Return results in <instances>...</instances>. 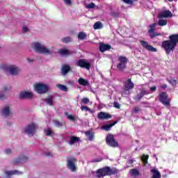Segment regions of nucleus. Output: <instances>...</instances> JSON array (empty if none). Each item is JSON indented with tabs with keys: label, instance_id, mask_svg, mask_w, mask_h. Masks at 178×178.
I'll return each mask as SVG.
<instances>
[{
	"label": "nucleus",
	"instance_id": "nucleus-1",
	"mask_svg": "<svg viewBox=\"0 0 178 178\" xmlns=\"http://www.w3.org/2000/svg\"><path fill=\"white\" fill-rule=\"evenodd\" d=\"M178 44V34H173L169 36V40H164L161 43L162 48L165 51L166 55L173 52Z\"/></svg>",
	"mask_w": 178,
	"mask_h": 178
},
{
	"label": "nucleus",
	"instance_id": "nucleus-2",
	"mask_svg": "<svg viewBox=\"0 0 178 178\" xmlns=\"http://www.w3.org/2000/svg\"><path fill=\"white\" fill-rule=\"evenodd\" d=\"M119 173V170L116 168H111L110 166H104L96 170L97 178H104L105 176H113Z\"/></svg>",
	"mask_w": 178,
	"mask_h": 178
},
{
	"label": "nucleus",
	"instance_id": "nucleus-3",
	"mask_svg": "<svg viewBox=\"0 0 178 178\" xmlns=\"http://www.w3.org/2000/svg\"><path fill=\"white\" fill-rule=\"evenodd\" d=\"M0 68L6 72H10L12 76H16V74H19L20 72V69H19L15 65H8L6 64H3L0 66Z\"/></svg>",
	"mask_w": 178,
	"mask_h": 178
},
{
	"label": "nucleus",
	"instance_id": "nucleus-4",
	"mask_svg": "<svg viewBox=\"0 0 178 178\" xmlns=\"http://www.w3.org/2000/svg\"><path fill=\"white\" fill-rule=\"evenodd\" d=\"M34 49L38 54H46V55H52L54 52L49 50L48 48L44 47L40 43H34Z\"/></svg>",
	"mask_w": 178,
	"mask_h": 178
},
{
	"label": "nucleus",
	"instance_id": "nucleus-5",
	"mask_svg": "<svg viewBox=\"0 0 178 178\" xmlns=\"http://www.w3.org/2000/svg\"><path fill=\"white\" fill-rule=\"evenodd\" d=\"M34 87L38 94H45L49 91V86L44 83H36Z\"/></svg>",
	"mask_w": 178,
	"mask_h": 178
},
{
	"label": "nucleus",
	"instance_id": "nucleus-6",
	"mask_svg": "<svg viewBox=\"0 0 178 178\" xmlns=\"http://www.w3.org/2000/svg\"><path fill=\"white\" fill-rule=\"evenodd\" d=\"M77 162V159L73 156L67 157V167L72 172H76L77 170V167L76 166V163Z\"/></svg>",
	"mask_w": 178,
	"mask_h": 178
},
{
	"label": "nucleus",
	"instance_id": "nucleus-7",
	"mask_svg": "<svg viewBox=\"0 0 178 178\" xmlns=\"http://www.w3.org/2000/svg\"><path fill=\"white\" fill-rule=\"evenodd\" d=\"M106 143L108 145L112 147L113 148L119 147V143L118 141H116V140H115V137L111 134L107 135L106 138Z\"/></svg>",
	"mask_w": 178,
	"mask_h": 178
},
{
	"label": "nucleus",
	"instance_id": "nucleus-8",
	"mask_svg": "<svg viewBox=\"0 0 178 178\" xmlns=\"http://www.w3.org/2000/svg\"><path fill=\"white\" fill-rule=\"evenodd\" d=\"M159 102L165 106H170V99L165 92H162L159 95Z\"/></svg>",
	"mask_w": 178,
	"mask_h": 178
},
{
	"label": "nucleus",
	"instance_id": "nucleus-9",
	"mask_svg": "<svg viewBox=\"0 0 178 178\" xmlns=\"http://www.w3.org/2000/svg\"><path fill=\"white\" fill-rule=\"evenodd\" d=\"M155 27H156V24L153 23L149 25V29L148 30L149 37H150V38H152V40L153 38H155V37H159V36L162 35V33L155 32Z\"/></svg>",
	"mask_w": 178,
	"mask_h": 178
},
{
	"label": "nucleus",
	"instance_id": "nucleus-10",
	"mask_svg": "<svg viewBox=\"0 0 178 178\" xmlns=\"http://www.w3.org/2000/svg\"><path fill=\"white\" fill-rule=\"evenodd\" d=\"M37 125L32 122L26 127L24 131L28 136H33L35 134V130H37Z\"/></svg>",
	"mask_w": 178,
	"mask_h": 178
},
{
	"label": "nucleus",
	"instance_id": "nucleus-11",
	"mask_svg": "<svg viewBox=\"0 0 178 178\" xmlns=\"http://www.w3.org/2000/svg\"><path fill=\"white\" fill-rule=\"evenodd\" d=\"M77 66L82 69H86L87 70H90V69H91V63L87 62V60L83 58H81L77 61Z\"/></svg>",
	"mask_w": 178,
	"mask_h": 178
},
{
	"label": "nucleus",
	"instance_id": "nucleus-12",
	"mask_svg": "<svg viewBox=\"0 0 178 178\" xmlns=\"http://www.w3.org/2000/svg\"><path fill=\"white\" fill-rule=\"evenodd\" d=\"M140 43L145 49H147V51H149L150 52H158V49H156V48L148 44V42L145 40H140Z\"/></svg>",
	"mask_w": 178,
	"mask_h": 178
},
{
	"label": "nucleus",
	"instance_id": "nucleus-13",
	"mask_svg": "<svg viewBox=\"0 0 178 178\" xmlns=\"http://www.w3.org/2000/svg\"><path fill=\"white\" fill-rule=\"evenodd\" d=\"M124 92H127V91L129 92L134 88V83L131 81V78H129L127 81L124 82Z\"/></svg>",
	"mask_w": 178,
	"mask_h": 178
},
{
	"label": "nucleus",
	"instance_id": "nucleus-14",
	"mask_svg": "<svg viewBox=\"0 0 178 178\" xmlns=\"http://www.w3.org/2000/svg\"><path fill=\"white\" fill-rule=\"evenodd\" d=\"M97 118L98 119H100V120H108V119L112 118V115L101 111L97 114Z\"/></svg>",
	"mask_w": 178,
	"mask_h": 178
},
{
	"label": "nucleus",
	"instance_id": "nucleus-15",
	"mask_svg": "<svg viewBox=\"0 0 178 178\" xmlns=\"http://www.w3.org/2000/svg\"><path fill=\"white\" fill-rule=\"evenodd\" d=\"M19 99H30L33 98V93L28 91L22 92L19 95Z\"/></svg>",
	"mask_w": 178,
	"mask_h": 178
},
{
	"label": "nucleus",
	"instance_id": "nucleus-16",
	"mask_svg": "<svg viewBox=\"0 0 178 178\" xmlns=\"http://www.w3.org/2000/svg\"><path fill=\"white\" fill-rule=\"evenodd\" d=\"M109 49H112V46H111V44H108L105 43L99 44L100 52H106V51H109Z\"/></svg>",
	"mask_w": 178,
	"mask_h": 178
},
{
	"label": "nucleus",
	"instance_id": "nucleus-17",
	"mask_svg": "<svg viewBox=\"0 0 178 178\" xmlns=\"http://www.w3.org/2000/svg\"><path fill=\"white\" fill-rule=\"evenodd\" d=\"M149 92L145 90H141L140 92L137 95V96L134 98L135 101H141V99L144 97V95H148Z\"/></svg>",
	"mask_w": 178,
	"mask_h": 178
},
{
	"label": "nucleus",
	"instance_id": "nucleus-18",
	"mask_svg": "<svg viewBox=\"0 0 178 178\" xmlns=\"http://www.w3.org/2000/svg\"><path fill=\"white\" fill-rule=\"evenodd\" d=\"M118 120L113 121V123L110 124H105L103 125L101 127L102 130H105V131H110L111 129H112V127H113V126H115V124H118Z\"/></svg>",
	"mask_w": 178,
	"mask_h": 178
},
{
	"label": "nucleus",
	"instance_id": "nucleus-19",
	"mask_svg": "<svg viewBox=\"0 0 178 178\" xmlns=\"http://www.w3.org/2000/svg\"><path fill=\"white\" fill-rule=\"evenodd\" d=\"M70 71H72V67L69 65L65 64L61 67V73L63 76L67 74Z\"/></svg>",
	"mask_w": 178,
	"mask_h": 178
},
{
	"label": "nucleus",
	"instance_id": "nucleus-20",
	"mask_svg": "<svg viewBox=\"0 0 178 178\" xmlns=\"http://www.w3.org/2000/svg\"><path fill=\"white\" fill-rule=\"evenodd\" d=\"M172 16H173V15L169 10H165L159 15V17H172Z\"/></svg>",
	"mask_w": 178,
	"mask_h": 178
},
{
	"label": "nucleus",
	"instance_id": "nucleus-21",
	"mask_svg": "<svg viewBox=\"0 0 178 178\" xmlns=\"http://www.w3.org/2000/svg\"><path fill=\"white\" fill-rule=\"evenodd\" d=\"M58 52L61 56H69V55H72L70 51L66 49H60Z\"/></svg>",
	"mask_w": 178,
	"mask_h": 178
},
{
	"label": "nucleus",
	"instance_id": "nucleus-22",
	"mask_svg": "<svg viewBox=\"0 0 178 178\" xmlns=\"http://www.w3.org/2000/svg\"><path fill=\"white\" fill-rule=\"evenodd\" d=\"M75 143H81L80 138L77 136H71L68 143L70 145H73Z\"/></svg>",
	"mask_w": 178,
	"mask_h": 178
},
{
	"label": "nucleus",
	"instance_id": "nucleus-23",
	"mask_svg": "<svg viewBox=\"0 0 178 178\" xmlns=\"http://www.w3.org/2000/svg\"><path fill=\"white\" fill-rule=\"evenodd\" d=\"M27 159H29V157L27 156H19L18 159H14L12 163L13 165H17V163H20V162H23V161H27Z\"/></svg>",
	"mask_w": 178,
	"mask_h": 178
},
{
	"label": "nucleus",
	"instance_id": "nucleus-24",
	"mask_svg": "<svg viewBox=\"0 0 178 178\" xmlns=\"http://www.w3.org/2000/svg\"><path fill=\"white\" fill-rule=\"evenodd\" d=\"M78 83L79 84H80V86H83V87H87V86H90V83H88V81L81 77L78 79Z\"/></svg>",
	"mask_w": 178,
	"mask_h": 178
},
{
	"label": "nucleus",
	"instance_id": "nucleus-25",
	"mask_svg": "<svg viewBox=\"0 0 178 178\" xmlns=\"http://www.w3.org/2000/svg\"><path fill=\"white\" fill-rule=\"evenodd\" d=\"M152 173H153V175L152 177V178H161L162 177V176L161 175V172H159V171H158V170L153 168L151 170Z\"/></svg>",
	"mask_w": 178,
	"mask_h": 178
},
{
	"label": "nucleus",
	"instance_id": "nucleus-26",
	"mask_svg": "<svg viewBox=\"0 0 178 178\" xmlns=\"http://www.w3.org/2000/svg\"><path fill=\"white\" fill-rule=\"evenodd\" d=\"M85 135L86 137H88L89 141H93L94 140V132L91 131H86L85 132Z\"/></svg>",
	"mask_w": 178,
	"mask_h": 178
},
{
	"label": "nucleus",
	"instance_id": "nucleus-27",
	"mask_svg": "<svg viewBox=\"0 0 178 178\" xmlns=\"http://www.w3.org/2000/svg\"><path fill=\"white\" fill-rule=\"evenodd\" d=\"M129 175H131L132 177H137V176L140 175V171L136 168H133L129 170Z\"/></svg>",
	"mask_w": 178,
	"mask_h": 178
},
{
	"label": "nucleus",
	"instance_id": "nucleus-28",
	"mask_svg": "<svg viewBox=\"0 0 178 178\" xmlns=\"http://www.w3.org/2000/svg\"><path fill=\"white\" fill-rule=\"evenodd\" d=\"M2 115H3V116H5L6 118H8V116L10 115V109L9 106H6L4 108H3Z\"/></svg>",
	"mask_w": 178,
	"mask_h": 178
},
{
	"label": "nucleus",
	"instance_id": "nucleus-29",
	"mask_svg": "<svg viewBox=\"0 0 178 178\" xmlns=\"http://www.w3.org/2000/svg\"><path fill=\"white\" fill-rule=\"evenodd\" d=\"M6 175H7V176H13V175H22L21 172H19L17 170H15L13 171H6L5 172Z\"/></svg>",
	"mask_w": 178,
	"mask_h": 178
},
{
	"label": "nucleus",
	"instance_id": "nucleus-30",
	"mask_svg": "<svg viewBox=\"0 0 178 178\" xmlns=\"http://www.w3.org/2000/svg\"><path fill=\"white\" fill-rule=\"evenodd\" d=\"M44 102L47 104V105H49L50 106H52L54 105V99L52 98V96L47 97V99H44Z\"/></svg>",
	"mask_w": 178,
	"mask_h": 178
},
{
	"label": "nucleus",
	"instance_id": "nucleus-31",
	"mask_svg": "<svg viewBox=\"0 0 178 178\" xmlns=\"http://www.w3.org/2000/svg\"><path fill=\"white\" fill-rule=\"evenodd\" d=\"M118 61L120 62V63L127 65L128 59L125 56H120L118 57Z\"/></svg>",
	"mask_w": 178,
	"mask_h": 178
},
{
	"label": "nucleus",
	"instance_id": "nucleus-32",
	"mask_svg": "<svg viewBox=\"0 0 178 178\" xmlns=\"http://www.w3.org/2000/svg\"><path fill=\"white\" fill-rule=\"evenodd\" d=\"M53 123L54 124V126H56V127H62V126H63V124H66V122H60L58 120H53Z\"/></svg>",
	"mask_w": 178,
	"mask_h": 178
},
{
	"label": "nucleus",
	"instance_id": "nucleus-33",
	"mask_svg": "<svg viewBox=\"0 0 178 178\" xmlns=\"http://www.w3.org/2000/svg\"><path fill=\"white\" fill-rule=\"evenodd\" d=\"M78 38L79 40H86L87 38V34L84 32H79L78 34Z\"/></svg>",
	"mask_w": 178,
	"mask_h": 178
},
{
	"label": "nucleus",
	"instance_id": "nucleus-34",
	"mask_svg": "<svg viewBox=\"0 0 178 178\" xmlns=\"http://www.w3.org/2000/svg\"><path fill=\"white\" fill-rule=\"evenodd\" d=\"M148 158H149V155L147 154H143L141 156V161H143V162L145 163V165H147V163H148Z\"/></svg>",
	"mask_w": 178,
	"mask_h": 178
},
{
	"label": "nucleus",
	"instance_id": "nucleus-35",
	"mask_svg": "<svg viewBox=\"0 0 178 178\" xmlns=\"http://www.w3.org/2000/svg\"><path fill=\"white\" fill-rule=\"evenodd\" d=\"M65 116H67L69 120H71V122H76V118H74V116H73L72 115H69L68 112H65Z\"/></svg>",
	"mask_w": 178,
	"mask_h": 178
},
{
	"label": "nucleus",
	"instance_id": "nucleus-36",
	"mask_svg": "<svg viewBox=\"0 0 178 178\" xmlns=\"http://www.w3.org/2000/svg\"><path fill=\"white\" fill-rule=\"evenodd\" d=\"M93 29L95 30H98L99 29H102V23H101V22H97L95 23V24L93 26Z\"/></svg>",
	"mask_w": 178,
	"mask_h": 178
},
{
	"label": "nucleus",
	"instance_id": "nucleus-37",
	"mask_svg": "<svg viewBox=\"0 0 178 178\" xmlns=\"http://www.w3.org/2000/svg\"><path fill=\"white\" fill-rule=\"evenodd\" d=\"M127 65V64H122V63H119L117 65V69H119L121 72H123V70H124V69H126Z\"/></svg>",
	"mask_w": 178,
	"mask_h": 178
},
{
	"label": "nucleus",
	"instance_id": "nucleus-38",
	"mask_svg": "<svg viewBox=\"0 0 178 178\" xmlns=\"http://www.w3.org/2000/svg\"><path fill=\"white\" fill-rule=\"evenodd\" d=\"M62 42L64 44H69V42H72V38L70 37H65L61 39Z\"/></svg>",
	"mask_w": 178,
	"mask_h": 178
},
{
	"label": "nucleus",
	"instance_id": "nucleus-39",
	"mask_svg": "<svg viewBox=\"0 0 178 178\" xmlns=\"http://www.w3.org/2000/svg\"><path fill=\"white\" fill-rule=\"evenodd\" d=\"M138 0H122L124 3L127 5H134V2H137Z\"/></svg>",
	"mask_w": 178,
	"mask_h": 178
},
{
	"label": "nucleus",
	"instance_id": "nucleus-40",
	"mask_svg": "<svg viewBox=\"0 0 178 178\" xmlns=\"http://www.w3.org/2000/svg\"><path fill=\"white\" fill-rule=\"evenodd\" d=\"M159 26H166L168 24V20L166 19H161L158 22Z\"/></svg>",
	"mask_w": 178,
	"mask_h": 178
},
{
	"label": "nucleus",
	"instance_id": "nucleus-41",
	"mask_svg": "<svg viewBox=\"0 0 178 178\" xmlns=\"http://www.w3.org/2000/svg\"><path fill=\"white\" fill-rule=\"evenodd\" d=\"M81 109L82 111H85L86 112L88 111V112H90V113H92V110L88 108V106H81Z\"/></svg>",
	"mask_w": 178,
	"mask_h": 178
},
{
	"label": "nucleus",
	"instance_id": "nucleus-42",
	"mask_svg": "<svg viewBox=\"0 0 178 178\" xmlns=\"http://www.w3.org/2000/svg\"><path fill=\"white\" fill-rule=\"evenodd\" d=\"M58 88H59V90H61V91H67V87L65 85H62V84H58L57 86Z\"/></svg>",
	"mask_w": 178,
	"mask_h": 178
},
{
	"label": "nucleus",
	"instance_id": "nucleus-43",
	"mask_svg": "<svg viewBox=\"0 0 178 178\" xmlns=\"http://www.w3.org/2000/svg\"><path fill=\"white\" fill-rule=\"evenodd\" d=\"M44 134H45V136H47V137H49L52 136L54 132L52 131V130H51V129H44Z\"/></svg>",
	"mask_w": 178,
	"mask_h": 178
},
{
	"label": "nucleus",
	"instance_id": "nucleus-44",
	"mask_svg": "<svg viewBox=\"0 0 178 178\" xmlns=\"http://www.w3.org/2000/svg\"><path fill=\"white\" fill-rule=\"evenodd\" d=\"M81 102H82V104H83V105H87L88 104H90V99H88L87 97H83L81 99Z\"/></svg>",
	"mask_w": 178,
	"mask_h": 178
},
{
	"label": "nucleus",
	"instance_id": "nucleus-45",
	"mask_svg": "<svg viewBox=\"0 0 178 178\" xmlns=\"http://www.w3.org/2000/svg\"><path fill=\"white\" fill-rule=\"evenodd\" d=\"M86 8H87L88 9H94V8H95V3H89V4H88V5L86 6Z\"/></svg>",
	"mask_w": 178,
	"mask_h": 178
},
{
	"label": "nucleus",
	"instance_id": "nucleus-46",
	"mask_svg": "<svg viewBox=\"0 0 178 178\" xmlns=\"http://www.w3.org/2000/svg\"><path fill=\"white\" fill-rule=\"evenodd\" d=\"M114 108H116V109H120V104L118 102H115L113 103Z\"/></svg>",
	"mask_w": 178,
	"mask_h": 178
},
{
	"label": "nucleus",
	"instance_id": "nucleus-47",
	"mask_svg": "<svg viewBox=\"0 0 178 178\" xmlns=\"http://www.w3.org/2000/svg\"><path fill=\"white\" fill-rule=\"evenodd\" d=\"M138 112H140V108L138 106L134 107L132 113H138Z\"/></svg>",
	"mask_w": 178,
	"mask_h": 178
},
{
	"label": "nucleus",
	"instance_id": "nucleus-48",
	"mask_svg": "<svg viewBox=\"0 0 178 178\" xmlns=\"http://www.w3.org/2000/svg\"><path fill=\"white\" fill-rule=\"evenodd\" d=\"M111 15L113 17H119V12H113Z\"/></svg>",
	"mask_w": 178,
	"mask_h": 178
},
{
	"label": "nucleus",
	"instance_id": "nucleus-49",
	"mask_svg": "<svg viewBox=\"0 0 178 178\" xmlns=\"http://www.w3.org/2000/svg\"><path fill=\"white\" fill-rule=\"evenodd\" d=\"M3 99H6V95L4 93H0V101H3Z\"/></svg>",
	"mask_w": 178,
	"mask_h": 178
},
{
	"label": "nucleus",
	"instance_id": "nucleus-50",
	"mask_svg": "<svg viewBox=\"0 0 178 178\" xmlns=\"http://www.w3.org/2000/svg\"><path fill=\"white\" fill-rule=\"evenodd\" d=\"M102 160H103L102 158H99V159H93V160H92V163H94L95 162H102Z\"/></svg>",
	"mask_w": 178,
	"mask_h": 178
},
{
	"label": "nucleus",
	"instance_id": "nucleus-51",
	"mask_svg": "<svg viewBox=\"0 0 178 178\" xmlns=\"http://www.w3.org/2000/svg\"><path fill=\"white\" fill-rule=\"evenodd\" d=\"M156 86H152L149 88V90L152 91V92H155L156 91Z\"/></svg>",
	"mask_w": 178,
	"mask_h": 178
},
{
	"label": "nucleus",
	"instance_id": "nucleus-52",
	"mask_svg": "<svg viewBox=\"0 0 178 178\" xmlns=\"http://www.w3.org/2000/svg\"><path fill=\"white\" fill-rule=\"evenodd\" d=\"M65 3H66V5H72V1L71 0H63Z\"/></svg>",
	"mask_w": 178,
	"mask_h": 178
},
{
	"label": "nucleus",
	"instance_id": "nucleus-53",
	"mask_svg": "<svg viewBox=\"0 0 178 178\" xmlns=\"http://www.w3.org/2000/svg\"><path fill=\"white\" fill-rule=\"evenodd\" d=\"M5 152L7 154V155H9V154H12V150L10 149H6Z\"/></svg>",
	"mask_w": 178,
	"mask_h": 178
},
{
	"label": "nucleus",
	"instance_id": "nucleus-54",
	"mask_svg": "<svg viewBox=\"0 0 178 178\" xmlns=\"http://www.w3.org/2000/svg\"><path fill=\"white\" fill-rule=\"evenodd\" d=\"M22 31H23V33H27V31H29V28L24 26L22 28Z\"/></svg>",
	"mask_w": 178,
	"mask_h": 178
},
{
	"label": "nucleus",
	"instance_id": "nucleus-55",
	"mask_svg": "<svg viewBox=\"0 0 178 178\" xmlns=\"http://www.w3.org/2000/svg\"><path fill=\"white\" fill-rule=\"evenodd\" d=\"M10 90V86L3 88V91H9Z\"/></svg>",
	"mask_w": 178,
	"mask_h": 178
},
{
	"label": "nucleus",
	"instance_id": "nucleus-56",
	"mask_svg": "<svg viewBox=\"0 0 178 178\" xmlns=\"http://www.w3.org/2000/svg\"><path fill=\"white\" fill-rule=\"evenodd\" d=\"M27 61L29 62V63H31L34 62V59H31V58H28Z\"/></svg>",
	"mask_w": 178,
	"mask_h": 178
},
{
	"label": "nucleus",
	"instance_id": "nucleus-57",
	"mask_svg": "<svg viewBox=\"0 0 178 178\" xmlns=\"http://www.w3.org/2000/svg\"><path fill=\"white\" fill-rule=\"evenodd\" d=\"M168 86H166V85H163V86H162V88H166Z\"/></svg>",
	"mask_w": 178,
	"mask_h": 178
},
{
	"label": "nucleus",
	"instance_id": "nucleus-58",
	"mask_svg": "<svg viewBox=\"0 0 178 178\" xmlns=\"http://www.w3.org/2000/svg\"><path fill=\"white\" fill-rule=\"evenodd\" d=\"M51 155V153H47V156H49Z\"/></svg>",
	"mask_w": 178,
	"mask_h": 178
},
{
	"label": "nucleus",
	"instance_id": "nucleus-59",
	"mask_svg": "<svg viewBox=\"0 0 178 178\" xmlns=\"http://www.w3.org/2000/svg\"><path fill=\"white\" fill-rule=\"evenodd\" d=\"M133 160H129V163H133Z\"/></svg>",
	"mask_w": 178,
	"mask_h": 178
},
{
	"label": "nucleus",
	"instance_id": "nucleus-60",
	"mask_svg": "<svg viewBox=\"0 0 178 178\" xmlns=\"http://www.w3.org/2000/svg\"><path fill=\"white\" fill-rule=\"evenodd\" d=\"M172 83H175V84H176V80H173Z\"/></svg>",
	"mask_w": 178,
	"mask_h": 178
},
{
	"label": "nucleus",
	"instance_id": "nucleus-61",
	"mask_svg": "<svg viewBox=\"0 0 178 178\" xmlns=\"http://www.w3.org/2000/svg\"><path fill=\"white\" fill-rule=\"evenodd\" d=\"M169 2H173V0H168Z\"/></svg>",
	"mask_w": 178,
	"mask_h": 178
}]
</instances>
